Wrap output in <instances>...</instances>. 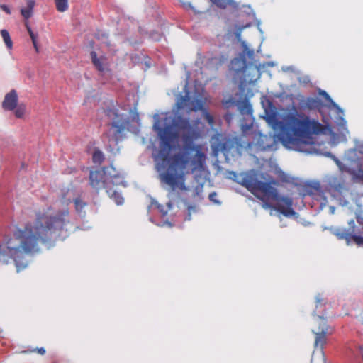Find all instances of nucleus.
Returning <instances> with one entry per match:
<instances>
[{
  "instance_id": "nucleus-1",
  "label": "nucleus",
  "mask_w": 363,
  "mask_h": 363,
  "mask_svg": "<svg viewBox=\"0 0 363 363\" xmlns=\"http://www.w3.org/2000/svg\"><path fill=\"white\" fill-rule=\"evenodd\" d=\"M72 228L68 208L54 215L38 211L33 223H27L23 228H17L12 235L0 243V264H8L13 261L19 272L28 265L26 255L39 253L40 244L50 247L57 241L65 240Z\"/></svg>"
},
{
  "instance_id": "nucleus-2",
  "label": "nucleus",
  "mask_w": 363,
  "mask_h": 363,
  "mask_svg": "<svg viewBox=\"0 0 363 363\" xmlns=\"http://www.w3.org/2000/svg\"><path fill=\"white\" fill-rule=\"evenodd\" d=\"M161 140L162 147L158 152L156 164L159 172V177L162 183L169 186L171 191L177 189L183 190L184 184V170L189 163V159L184 153H176L169 155L172 145L179 138L182 134L184 143L186 145L191 144L194 140L199 136V132L192 125L189 119L182 116H175L172 125L162 128L156 121L153 125Z\"/></svg>"
},
{
  "instance_id": "nucleus-3",
  "label": "nucleus",
  "mask_w": 363,
  "mask_h": 363,
  "mask_svg": "<svg viewBox=\"0 0 363 363\" xmlns=\"http://www.w3.org/2000/svg\"><path fill=\"white\" fill-rule=\"evenodd\" d=\"M325 126L318 120L297 111L289 113L280 125L279 140L284 146L301 150L303 145L309 143L314 135L323 133Z\"/></svg>"
},
{
  "instance_id": "nucleus-4",
  "label": "nucleus",
  "mask_w": 363,
  "mask_h": 363,
  "mask_svg": "<svg viewBox=\"0 0 363 363\" xmlns=\"http://www.w3.org/2000/svg\"><path fill=\"white\" fill-rule=\"evenodd\" d=\"M240 184L262 201L264 208L274 209L285 216L295 215L292 199L279 195L277 189L272 185L276 184L275 181L262 182L255 174L245 173L242 174Z\"/></svg>"
},
{
  "instance_id": "nucleus-5",
  "label": "nucleus",
  "mask_w": 363,
  "mask_h": 363,
  "mask_svg": "<svg viewBox=\"0 0 363 363\" xmlns=\"http://www.w3.org/2000/svg\"><path fill=\"white\" fill-rule=\"evenodd\" d=\"M89 184L92 188L99 190L106 186L121 185L125 186L123 177L115 169L112 164L104 167L101 170L91 171Z\"/></svg>"
},
{
  "instance_id": "nucleus-6",
  "label": "nucleus",
  "mask_w": 363,
  "mask_h": 363,
  "mask_svg": "<svg viewBox=\"0 0 363 363\" xmlns=\"http://www.w3.org/2000/svg\"><path fill=\"white\" fill-rule=\"evenodd\" d=\"M106 116L112 121L110 133L106 134L108 140H113L116 144L124 138L125 130L129 125V121L123 115L118 113L116 108H107L105 110Z\"/></svg>"
},
{
  "instance_id": "nucleus-7",
  "label": "nucleus",
  "mask_w": 363,
  "mask_h": 363,
  "mask_svg": "<svg viewBox=\"0 0 363 363\" xmlns=\"http://www.w3.org/2000/svg\"><path fill=\"white\" fill-rule=\"evenodd\" d=\"M348 228H338L333 231V234L338 240H345L347 244L354 242L359 246H363V237L360 235L361 229L357 228L354 220L348 222Z\"/></svg>"
},
{
  "instance_id": "nucleus-8",
  "label": "nucleus",
  "mask_w": 363,
  "mask_h": 363,
  "mask_svg": "<svg viewBox=\"0 0 363 363\" xmlns=\"http://www.w3.org/2000/svg\"><path fill=\"white\" fill-rule=\"evenodd\" d=\"M329 193L336 199L340 204L345 206L348 203L346 199V194L348 193V189L345 186V182L342 179L335 177L330 182Z\"/></svg>"
},
{
  "instance_id": "nucleus-9",
  "label": "nucleus",
  "mask_w": 363,
  "mask_h": 363,
  "mask_svg": "<svg viewBox=\"0 0 363 363\" xmlns=\"http://www.w3.org/2000/svg\"><path fill=\"white\" fill-rule=\"evenodd\" d=\"M329 327L326 324V322H320L319 328L317 332H314L315 334V349H320L321 353L323 354L324 346L327 343V334L328 332Z\"/></svg>"
},
{
  "instance_id": "nucleus-10",
  "label": "nucleus",
  "mask_w": 363,
  "mask_h": 363,
  "mask_svg": "<svg viewBox=\"0 0 363 363\" xmlns=\"http://www.w3.org/2000/svg\"><path fill=\"white\" fill-rule=\"evenodd\" d=\"M91 62L95 68L100 72L109 71V62L105 55L98 56L95 51L90 53Z\"/></svg>"
},
{
  "instance_id": "nucleus-11",
  "label": "nucleus",
  "mask_w": 363,
  "mask_h": 363,
  "mask_svg": "<svg viewBox=\"0 0 363 363\" xmlns=\"http://www.w3.org/2000/svg\"><path fill=\"white\" fill-rule=\"evenodd\" d=\"M18 94L15 89L11 90L5 95L2 108L6 111H13L18 106Z\"/></svg>"
},
{
  "instance_id": "nucleus-12",
  "label": "nucleus",
  "mask_w": 363,
  "mask_h": 363,
  "mask_svg": "<svg viewBox=\"0 0 363 363\" xmlns=\"http://www.w3.org/2000/svg\"><path fill=\"white\" fill-rule=\"evenodd\" d=\"M328 301L321 294H318L315 296V309L314 313L317 315L320 322H326L324 316L326 315L325 311Z\"/></svg>"
},
{
  "instance_id": "nucleus-13",
  "label": "nucleus",
  "mask_w": 363,
  "mask_h": 363,
  "mask_svg": "<svg viewBox=\"0 0 363 363\" xmlns=\"http://www.w3.org/2000/svg\"><path fill=\"white\" fill-rule=\"evenodd\" d=\"M192 106L191 107V110L197 111V110H202L203 111V117L204 120H206L208 123L213 126L214 124V118L212 115L209 113V112L206 109L203 108V102L201 100L196 99L191 101Z\"/></svg>"
},
{
  "instance_id": "nucleus-14",
  "label": "nucleus",
  "mask_w": 363,
  "mask_h": 363,
  "mask_svg": "<svg viewBox=\"0 0 363 363\" xmlns=\"http://www.w3.org/2000/svg\"><path fill=\"white\" fill-rule=\"evenodd\" d=\"M321 106L320 99L314 97H308L300 103V109L314 110L319 108Z\"/></svg>"
},
{
  "instance_id": "nucleus-15",
  "label": "nucleus",
  "mask_w": 363,
  "mask_h": 363,
  "mask_svg": "<svg viewBox=\"0 0 363 363\" xmlns=\"http://www.w3.org/2000/svg\"><path fill=\"white\" fill-rule=\"evenodd\" d=\"M106 193L116 202L117 205H121L124 202V199L121 194L113 187L106 186Z\"/></svg>"
},
{
  "instance_id": "nucleus-16",
  "label": "nucleus",
  "mask_w": 363,
  "mask_h": 363,
  "mask_svg": "<svg viewBox=\"0 0 363 363\" xmlns=\"http://www.w3.org/2000/svg\"><path fill=\"white\" fill-rule=\"evenodd\" d=\"M26 4V8L21 9V13L26 20H28L33 15L35 1L34 0H27Z\"/></svg>"
},
{
  "instance_id": "nucleus-17",
  "label": "nucleus",
  "mask_w": 363,
  "mask_h": 363,
  "mask_svg": "<svg viewBox=\"0 0 363 363\" xmlns=\"http://www.w3.org/2000/svg\"><path fill=\"white\" fill-rule=\"evenodd\" d=\"M308 194L313 196L315 199L323 197V192L319 183H315L308 187Z\"/></svg>"
},
{
  "instance_id": "nucleus-18",
  "label": "nucleus",
  "mask_w": 363,
  "mask_h": 363,
  "mask_svg": "<svg viewBox=\"0 0 363 363\" xmlns=\"http://www.w3.org/2000/svg\"><path fill=\"white\" fill-rule=\"evenodd\" d=\"M74 204L76 211L79 214L84 216L85 213L84 208L87 206V203L81 197L78 196L74 199Z\"/></svg>"
},
{
  "instance_id": "nucleus-19",
  "label": "nucleus",
  "mask_w": 363,
  "mask_h": 363,
  "mask_svg": "<svg viewBox=\"0 0 363 363\" xmlns=\"http://www.w3.org/2000/svg\"><path fill=\"white\" fill-rule=\"evenodd\" d=\"M1 37L6 45L7 48L9 50L12 49L13 42L11 39V37H10V35H9V33L8 32V30H6L5 29L1 30Z\"/></svg>"
},
{
  "instance_id": "nucleus-20",
  "label": "nucleus",
  "mask_w": 363,
  "mask_h": 363,
  "mask_svg": "<svg viewBox=\"0 0 363 363\" xmlns=\"http://www.w3.org/2000/svg\"><path fill=\"white\" fill-rule=\"evenodd\" d=\"M217 7L225 9L227 6L233 4V0H210Z\"/></svg>"
},
{
  "instance_id": "nucleus-21",
  "label": "nucleus",
  "mask_w": 363,
  "mask_h": 363,
  "mask_svg": "<svg viewBox=\"0 0 363 363\" xmlns=\"http://www.w3.org/2000/svg\"><path fill=\"white\" fill-rule=\"evenodd\" d=\"M56 9L60 12H65L68 9L67 0H55Z\"/></svg>"
},
{
  "instance_id": "nucleus-22",
  "label": "nucleus",
  "mask_w": 363,
  "mask_h": 363,
  "mask_svg": "<svg viewBox=\"0 0 363 363\" xmlns=\"http://www.w3.org/2000/svg\"><path fill=\"white\" fill-rule=\"evenodd\" d=\"M94 163L101 164L104 160V155L99 150H94L92 156Z\"/></svg>"
},
{
  "instance_id": "nucleus-23",
  "label": "nucleus",
  "mask_w": 363,
  "mask_h": 363,
  "mask_svg": "<svg viewBox=\"0 0 363 363\" xmlns=\"http://www.w3.org/2000/svg\"><path fill=\"white\" fill-rule=\"evenodd\" d=\"M14 110L16 117L18 118H22L26 113V106L24 104H19Z\"/></svg>"
},
{
  "instance_id": "nucleus-24",
  "label": "nucleus",
  "mask_w": 363,
  "mask_h": 363,
  "mask_svg": "<svg viewBox=\"0 0 363 363\" xmlns=\"http://www.w3.org/2000/svg\"><path fill=\"white\" fill-rule=\"evenodd\" d=\"M240 111L242 113L252 114V108L251 105L247 102H244L241 106Z\"/></svg>"
},
{
  "instance_id": "nucleus-25",
  "label": "nucleus",
  "mask_w": 363,
  "mask_h": 363,
  "mask_svg": "<svg viewBox=\"0 0 363 363\" xmlns=\"http://www.w3.org/2000/svg\"><path fill=\"white\" fill-rule=\"evenodd\" d=\"M334 157V160L335 161V163L337 164V165L339 167L340 169L342 171V172H344V171H347V168L337 158H335V157Z\"/></svg>"
},
{
  "instance_id": "nucleus-26",
  "label": "nucleus",
  "mask_w": 363,
  "mask_h": 363,
  "mask_svg": "<svg viewBox=\"0 0 363 363\" xmlns=\"http://www.w3.org/2000/svg\"><path fill=\"white\" fill-rule=\"evenodd\" d=\"M356 220H357V222L362 225V229H363V214L362 213H358L356 214Z\"/></svg>"
},
{
  "instance_id": "nucleus-27",
  "label": "nucleus",
  "mask_w": 363,
  "mask_h": 363,
  "mask_svg": "<svg viewBox=\"0 0 363 363\" xmlns=\"http://www.w3.org/2000/svg\"><path fill=\"white\" fill-rule=\"evenodd\" d=\"M0 8L5 11L7 14H11V10L9 7L6 4H2L0 6Z\"/></svg>"
},
{
  "instance_id": "nucleus-28",
  "label": "nucleus",
  "mask_w": 363,
  "mask_h": 363,
  "mask_svg": "<svg viewBox=\"0 0 363 363\" xmlns=\"http://www.w3.org/2000/svg\"><path fill=\"white\" fill-rule=\"evenodd\" d=\"M25 26L26 28V30H27L29 35H31L32 33H33V31L32 30V29H31V28H30V25H29L28 21H26Z\"/></svg>"
},
{
  "instance_id": "nucleus-29",
  "label": "nucleus",
  "mask_w": 363,
  "mask_h": 363,
  "mask_svg": "<svg viewBox=\"0 0 363 363\" xmlns=\"http://www.w3.org/2000/svg\"><path fill=\"white\" fill-rule=\"evenodd\" d=\"M30 37L31 38V40H32L33 43H35V42H37V38H38V35L37 34L33 33L31 35H30Z\"/></svg>"
},
{
  "instance_id": "nucleus-30",
  "label": "nucleus",
  "mask_w": 363,
  "mask_h": 363,
  "mask_svg": "<svg viewBox=\"0 0 363 363\" xmlns=\"http://www.w3.org/2000/svg\"><path fill=\"white\" fill-rule=\"evenodd\" d=\"M37 352L38 354L43 355L45 354V350L43 347L38 348Z\"/></svg>"
},
{
  "instance_id": "nucleus-31",
  "label": "nucleus",
  "mask_w": 363,
  "mask_h": 363,
  "mask_svg": "<svg viewBox=\"0 0 363 363\" xmlns=\"http://www.w3.org/2000/svg\"><path fill=\"white\" fill-rule=\"evenodd\" d=\"M33 47H34V48L35 50V52H39V48H38V43L35 42V43H33Z\"/></svg>"
},
{
  "instance_id": "nucleus-32",
  "label": "nucleus",
  "mask_w": 363,
  "mask_h": 363,
  "mask_svg": "<svg viewBox=\"0 0 363 363\" xmlns=\"http://www.w3.org/2000/svg\"><path fill=\"white\" fill-rule=\"evenodd\" d=\"M216 196V194H215V193L211 194L209 195V199H210L211 200H213V199H214V196Z\"/></svg>"
},
{
  "instance_id": "nucleus-33",
  "label": "nucleus",
  "mask_w": 363,
  "mask_h": 363,
  "mask_svg": "<svg viewBox=\"0 0 363 363\" xmlns=\"http://www.w3.org/2000/svg\"><path fill=\"white\" fill-rule=\"evenodd\" d=\"M216 196V194H215V193L211 194L209 195V199H210L211 200H213V199H214V196Z\"/></svg>"
},
{
  "instance_id": "nucleus-34",
  "label": "nucleus",
  "mask_w": 363,
  "mask_h": 363,
  "mask_svg": "<svg viewBox=\"0 0 363 363\" xmlns=\"http://www.w3.org/2000/svg\"><path fill=\"white\" fill-rule=\"evenodd\" d=\"M221 150H222L223 151H225V144H224V145H223V147H221Z\"/></svg>"
},
{
  "instance_id": "nucleus-35",
  "label": "nucleus",
  "mask_w": 363,
  "mask_h": 363,
  "mask_svg": "<svg viewBox=\"0 0 363 363\" xmlns=\"http://www.w3.org/2000/svg\"><path fill=\"white\" fill-rule=\"evenodd\" d=\"M240 33H236V36H237V38H238L240 37Z\"/></svg>"
},
{
  "instance_id": "nucleus-36",
  "label": "nucleus",
  "mask_w": 363,
  "mask_h": 363,
  "mask_svg": "<svg viewBox=\"0 0 363 363\" xmlns=\"http://www.w3.org/2000/svg\"><path fill=\"white\" fill-rule=\"evenodd\" d=\"M323 93H324V94H325L328 98H329V96L328 95V94H327L326 92L323 91Z\"/></svg>"
}]
</instances>
